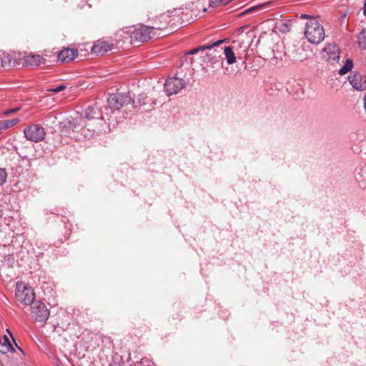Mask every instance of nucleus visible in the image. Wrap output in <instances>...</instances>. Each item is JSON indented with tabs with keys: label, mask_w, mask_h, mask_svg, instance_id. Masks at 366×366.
I'll return each mask as SVG.
<instances>
[{
	"label": "nucleus",
	"mask_w": 366,
	"mask_h": 366,
	"mask_svg": "<svg viewBox=\"0 0 366 366\" xmlns=\"http://www.w3.org/2000/svg\"><path fill=\"white\" fill-rule=\"evenodd\" d=\"M228 41V38H224L217 41H215L211 44H205L200 46L197 48L191 49L186 53V55L182 59L181 66L184 65V61L187 65L189 64L191 65L197 63L199 64L202 69H205L206 66L204 64L208 63L212 60L213 56L210 54L205 52L207 49H211L214 47H218L222 44L227 42Z\"/></svg>",
	"instance_id": "nucleus-1"
},
{
	"label": "nucleus",
	"mask_w": 366,
	"mask_h": 366,
	"mask_svg": "<svg viewBox=\"0 0 366 366\" xmlns=\"http://www.w3.org/2000/svg\"><path fill=\"white\" fill-rule=\"evenodd\" d=\"M304 34L308 41L313 44H320L325 36L323 26L315 18L306 23Z\"/></svg>",
	"instance_id": "nucleus-2"
},
{
	"label": "nucleus",
	"mask_w": 366,
	"mask_h": 366,
	"mask_svg": "<svg viewBox=\"0 0 366 366\" xmlns=\"http://www.w3.org/2000/svg\"><path fill=\"white\" fill-rule=\"evenodd\" d=\"M247 26H242L234 29L232 34H230V40L232 39L233 46H230V64H234L236 61V54L234 49L237 48H246L244 46V38L249 34L247 30Z\"/></svg>",
	"instance_id": "nucleus-3"
},
{
	"label": "nucleus",
	"mask_w": 366,
	"mask_h": 366,
	"mask_svg": "<svg viewBox=\"0 0 366 366\" xmlns=\"http://www.w3.org/2000/svg\"><path fill=\"white\" fill-rule=\"evenodd\" d=\"M81 121V119L67 118L59 122V127L61 134L68 137L73 132H79L85 126Z\"/></svg>",
	"instance_id": "nucleus-4"
},
{
	"label": "nucleus",
	"mask_w": 366,
	"mask_h": 366,
	"mask_svg": "<svg viewBox=\"0 0 366 366\" xmlns=\"http://www.w3.org/2000/svg\"><path fill=\"white\" fill-rule=\"evenodd\" d=\"M132 102L129 93L117 92L110 94L107 98L108 107L112 110H118Z\"/></svg>",
	"instance_id": "nucleus-5"
},
{
	"label": "nucleus",
	"mask_w": 366,
	"mask_h": 366,
	"mask_svg": "<svg viewBox=\"0 0 366 366\" xmlns=\"http://www.w3.org/2000/svg\"><path fill=\"white\" fill-rule=\"evenodd\" d=\"M24 134L27 140L33 142L42 141L46 135L43 127L40 124H32L24 129Z\"/></svg>",
	"instance_id": "nucleus-6"
},
{
	"label": "nucleus",
	"mask_w": 366,
	"mask_h": 366,
	"mask_svg": "<svg viewBox=\"0 0 366 366\" xmlns=\"http://www.w3.org/2000/svg\"><path fill=\"white\" fill-rule=\"evenodd\" d=\"M185 85L184 79L177 76L169 78L164 84V90L168 96L177 94Z\"/></svg>",
	"instance_id": "nucleus-7"
},
{
	"label": "nucleus",
	"mask_w": 366,
	"mask_h": 366,
	"mask_svg": "<svg viewBox=\"0 0 366 366\" xmlns=\"http://www.w3.org/2000/svg\"><path fill=\"white\" fill-rule=\"evenodd\" d=\"M31 312L34 314L36 321L44 322L49 317V311L44 303L41 301L33 302L31 306Z\"/></svg>",
	"instance_id": "nucleus-8"
},
{
	"label": "nucleus",
	"mask_w": 366,
	"mask_h": 366,
	"mask_svg": "<svg viewBox=\"0 0 366 366\" xmlns=\"http://www.w3.org/2000/svg\"><path fill=\"white\" fill-rule=\"evenodd\" d=\"M154 35V27L141 26L138 29H135L132 34V39L144 42L152 39Z\"/></svg>",
	"instance_id": "nucleus-9"
},
{
	"label": "nucleus",
	"mask_w": 366,
	"mask_h": 366,
	"mask_svg": "<svg viewBox=\"0 0 366 366\" xmlns=\"http://www.w3.org/2000/svg\"><path fill=\"white\" fill-rule=\"evenodd\" d=\"M102 111V103L95 102L94 105L89 106L84 112V117L88 120L100 119H103Z\"/></svg>",
	"instance_id": "nucleus-10"
},
{
	"label": "nucleus",
	"mask_w": 366,
	"mask_h": 366,
	"mask_svg": "<svg viewBox=\"0 0 366 366\" xmlns=\"http://www.w3.org/2000/svg\"><path fill=\"white\" fill-rule=\"evenodd\" d=\"M16 295L19 301L26 305H30L32 306L33 302H36L34 301V293L33 290L26 287H24V289L22 291L19 289H16Z\"/></svg>",
	"instance_id": "nucleus-11"
},
{
	"label": "nucleus",
	"mask_w": 366,
	"mask_h": 366,
	"mask_svg": "<svg viewBox=\"0 0 366 366\" xmlns=\"http://www.w3.org/2000/svg\"><path fill=\"white\" fill-rule=\"evenodd\" d=\"M77 54V50L73 49H64L59 53L58 60L61 62H69L74 60Z\"/></svg>",
	"instance_id": "nucleus-12"
},
{
	"label": "nucleus",
	"mask_w": 366,
	"mask_h": 366,
	"mask_svg": "<svg viewBox=\"0 0 366 366\" xmlns=\"http://www.w3.org/2000/svg\"><path fill=\"white\" fill-rule=\"evenodd\" d=\"M347 79L355 89L357 91H364L362 76L360 73L356 72L354 74L349 75Z\"/></svg>",
	"instance_id": "nucleus-13"
},
{
	"label": "nucleus",
	"mask_w": 366,
	"mask_h": 366,
	"mask_svg": "<svg viewBox=\"0 0 366 366\" xmlns=\"http://www.w3.org/2000/svg\"><path fill=\"white\" fill-rule=\"evenodd\" d=\"M280 47H282V46L277 44L276 50H274V49L273 48L272 51L264 54V56H266L267 58H269L271 54H273L272 57H271V63L274 65H277L280 61H281L282 60L283 56H285V51H278V49Z\"/></svg>",
	"instance_id": "nucleus-14"
},
{
	"label": "nucleus",
	"mask_w": 366,
	"mask_h": 366,
	"mask_svg": "<svg viewBox=\"0 0 366 366\" xmlns=\"http://www.w3.org/2000/svg\"><path fill=\"white\" fill-rule=\"evenodd\" d=\"M325 51H328L329 56L327 57L328 61L332 62H338L340 60V52L338 51V49L333 46L331 47L330 46L327 48L325 49Z\"/></svg>",
	"instance_id": "nucleus-15"
},
{
	"label": "nucleus",
	"mask_w": 366,
	"mask_h": 366,
	"mask_svg": "<svg viewBox=\"0 0 366 366\" xmlns=\"http://www.w3.org/2000/svg\"><path fill=\"white\" fill-rule=\"evenodd\" d=\"M109 50H111V46H109V44L108 43H107L105 41L101 42L98 44H95L92 47V51L97 54H103Z\"/></svg>",
	"instance_id": "nucleus-16"
},
{
	"label": "nucleus",
	"mask_w": 366,
	"mask_h": 366,
	"mask_svg": "<svg viewBox=\"0 0 366 366\" xmlns=\"http://www.w3.org/2000/svg\"><path fill=\"white\" fill-rule=\"evenodd\" d=\"M353 68V61L351 59H347L344 65L339 69L338 74L341 76L347 74Z\"/></svg>",
	"instance_id": "nucleus-17"
},
{
	"label": "nucleus",
	"mask_w": 366,
	"mask_h": 366,
	"mask_svg": "<svg viewBox=\"0 0 366 366\" xmlns=\"http://www.w3.org/2000/svg\"><path fill=\"white\" fill-rule=\"evenodd\" d=\"M19 118H14L12 119L8 120H1L0 121V130H4L12 127L15 124L19 122Z\"/></svg>",
	"instance_id": "nucleus-18"
},
{
	"label": "nucleus",
	"mask_w": 366,
	"mask_h": 366,
	"mask_svg": "<svg viewBox=\"0 0 366 366\" xmlns=\"http://www.w3.org/2000/svg\"><path fill=\"white\" fill-rule=\"evenodd\" d=\"M43 58L39 55H31L26 56V62L31 66H39Z\"/></svg>",
	"instance_id": "nucleus-19"
},
{
	"label": "nucleus",
	"mask_w": 366,
	"mask_h": 366,
	"mask_svg": "<svg viewBox=\"0 0 366 366\" xmlns=\"http://www.w3.org/2000/svg\"><path fill=\"white\" fill-rule=\"evenodd\" d=\"M358 45L362 49H366V28L358 35Z\"/></svg>",
	"instance_id": "nucleus-20"
},
{
	"label": "nucleus",
	"mask_w": 366,
	"mask_h": 366,
	"mask_svg": "<svg viewBox=\"0 0 366 366\" xmlns=\"http://www.w3.org/2000/svg\"><path fill=\"white\" fill-rule=\"evenodd\" d=\"M13 58L9 55H4L1 58L0 63L3 67H10L11 64H14Z\"/></svg>",
	"instance_id": "nucleus-21"
},
{
	"label": "nucleus",
	"mask_w": 366,
	"mask_h": 366,
	"mask_svg": "<svg viewBox=\"0 0 366 366\" xmlns=\"http://www.w3.org/2000/svg\"><path fill=\"white\" fill-rule=\"evenodd\" d=\"M365 177H366V172H365V174H362V171L355 174V179L359 183V187H366Z\"/></svg>",
	"instance_id": "nucleus-22"
},
{
	"label": "nucleus",
	"mask_w": 366,
	"mask_h": 366,
	"mask_svg": "<svg viewBox=\"0 0 366 366\" xmlns=\"http://www.w3.org/2000/svg\"><path fill=\"white\" fill-rule=\"evenodd\" d=\"M147 97L142 94H139L137 99L132 100V104L134 108H137V105L142 106L145 104V100Z\"/></svg>",
	"instance_id": "nucleus-23"
},
{
	"label": "nucleus",
	"mask_w": 366,
	"mask_h": 366,
	"mask_svg": "<svg viewBox=\"0 0 366 366\" xmlns=\"http://www.w3.org/2000/svg\"><path fill=\"white\" fill-rule=\"evenodd\" d=\"M265 6V4H259L257 6H253V7H251L250 9H245L243 11H241L240 13L239 14H234V17H239V16H243L244 14L249 12V11H254V10H259V9H262L263 7Z\"/></svg>",
	"instance_id": "nucleus-24"
},
{
	"label": "nucleus",
	"mask_w": 366,
	"mask_h": 366,
	"mask_svg": "<svg viewBox=\"0 0 366 366\" xmlns=\"http://www.w3.org/2000/svg\"><path fill=\"white\" fill-rule=\"evenodd\" d=\"M66 86L65 84H62L59 85L56 87L48 89L47 91L54 93V94H56V93L64 91V89H66Z\"/></svg>",
	"instance_id": "nucleus-25"
},
{
	"label": "nucleus",
	"mask_w": 366,
	"mask_h": 366,
	"mask_svg": "<svg viewBox=\"0 0 366 366\" xmlns=\"http://www.w3.org/2000/svg\"><path fill=\"white\" fill-rule=\"evenodd\" d=\"M3 339H4V341L2 342V345H6V346H7V345H9V346H10L9 348H8V352H9V351L14 352L15 349L13 347V345H11L9 337L6 335H4Z\"/></svg>",
	"instance_id": "nucleus-26"
},
{
	"label": "nucleus",
	"mask_w": 366,
	"mask_h": 366,
	"mask_svg": "<svg viewBox=\"0 0 366 366\" xmlns=\"http://www.w3.org/2000/svg\"><path fill=\"white\" fill-rule=\"evenodd\" d=\"M7 178V173L3 168H0V185L6 182Z\"/></svg>",
	"instance_id": "nucleus-27"
},
{
	"label": "nucleus",
	"mask_w": 366,
	"mask_h": 366,
	"mask_svg": "<svg viewBox=\"0 0 366 366\" xmlns=\"http://www.w3.org/2000/svg\"><path fill=\"white\" fill-rule=\"evenodd\" d=\"M234 0H230V14L237 11L239 9H241L242 6H239L235 2L232 3Z\"/></svg>",
	"instance_id": "nucleus-28"
},
{
	"label": "nucleus",
	"mask_w": 366,
	"mask_h": 366,
	"mask_svg": "<svg viewBox=\"0 0 366 366\" xmlns=\"http://www.w3.org/2000/svg\"><path fill=\"white\" fill-rule=\"evenodd\" d=\"M9 345H2V340H0V352L2 354H6L8 352V348H9Z\"/></svg>",
	"instance_id": "nucleus-29"
},
{
	"label": "nucleus",
	"mask_w": 366,
	"mask_h": 366,
	"mask_svg": "<svg viewBox=\"0 0 366 366\" xmlns=\"http://www.w3.org/2000/svg\"><path fill=\"white\" fill-rule=\"evenodd\" d=\"M223 0H209L210 7H217L222 4Z\"/></svg>",
	"instance_id": "nucleus-30"
},
{
	"label": "nucleus",
	"mask_w": 366,
	"mask_h": 366,
	"mask_svg": "<svg viewBox=\"0 0 366 366\" xmlns=\"http://www.w3.org/2000/svg\"><path fill=\"white\" fill-rule=\"evenodd\" d=\"M16 154H18V156L23 159H28V157L26 155L24 154V152H19L18 151V148L16 147H14Z\"/></svg>",
	"instance_id": "nucleus-31"
},
{
	"label": "nucleus",
	"mask_w": 366,
	"mask_h": 366,
	"mask_svg": "<svg viewBox=\"0 0 366 366\" xmlns=\"http://www.w3.org/2000/svg\"><path fill=\"white\" fill-rule=\"evenodd\" d=\"M224 54L225 56V59L227 61V63L229 64V46H224Z\"/></svg>",
	"instance_id": "nucleus-32"
},
{
	"label": "nucleus",
	"mask_w": 366,
	"mask_h": 366,
	"mask_svg": "<svg viewBox=\"0 0 366 366\" xmlns=\"http://www.w3.org/2000/svg\"><path fill=\"white\" fill-rule=\"evenodd\" d=\"M19 109V108H14V109H9V110H6L4 112V115H9L10 114H12V113H14L16 112H17Z\"/></svg>",
	"instance_id": "nucleus-33"
},
{
	"label": "nucleus",
	"mask_w": 366,
	"mask_h": 366,
	"mask_svg": "<svg viewBox=\"0 0 366 366\" xmlns=\"http://www.w3.org/2000/svg\"><path fill=\"white\" fill-rule=\"evenodd\" d=\"M248 26V29H247V31L249 32V34L247 36V37L244 38V40L246 39H250L252 36L253 37H255V35L253 34V31H252L250 29H249V26L248 25H247Z\"/></svg>",
	"instance_id": "nucleus-34"
},
{
	"label": "nucleus",
	"mask_w": 366,
	"mask_h": 366,
	"mask_svg": "<svg viewBox=\"0 0 366 366\" xmlns=\"http://www.w3.org/2000/svg\"><path fill=\"white\" fill-rule=\"evenodd\" d=\"M7 331L9 332V335H10V336L11 337V338H12L13 341L14 342V343H15L16 346L18 347V349L20 350V352H21V353H23V354H24L23 350H21V348H20V347L18 346V345H17V343L16 342V340H15L14 337H13L12 334L9 331V330H8Z\"/></svg>",
	"instance_id": "nucleus-35"
},
{
	"label": "nucleus",
	"mask_w": 366,
	"mask_h": 366,
	"mask_svg": "<svg viewBox=\"0 0 366 366\" xmlns=\"http://www.w3.org/2000/svg\"><path fill=\"white\" fill-rule=\"evenodd\" d=\"M264 36H267V33L266 32H262L260 36L259 37V39L257 41V44H260L261 39H264Z\"/></svg>",
	"instance_id": "nucleus-36"
},
{
	"label": "nucleus",
	"mask_w": 366,
	"mask_h": 366,
	"mask_svg": "<svg viewBox=\"0 0 366 366\" xmlns=\"http://www.w3.org/2000/svg\"><path fill=\"white\" fill-rule=\"evenodd\" d=\"M300 18L301 19H309V20H310L311 18H313V17L310 16V15H308V14H301Z\"/></svg>",
	"instance_id": "nucleus-37"
},
{
	"label": "nucleus",
	"mask_w": 366,
	"mask_h": 366,
	"mask_svg": "<svg viewBox=\"0 0 366 366\" xmlns=\"http://www.w3.org/2000/svg\"><path fill=\"white\" fill-rule=\"evenodd\" d=\"M363 14L366 16V0H365L364 6H363Z\"/></svg>",
	"instance_id": "nucleus-38"
},
{
	"label": "nucleus",
	"mask_w": 366,
	"mask_h": 366,
	"mask_svg": "<svg viewBox=\"0 0 366 366\" xmlns=\"http://www.w3.org/2000/svg\"><path fill=\"white\" fill-rule=\"evenodd\" d=\"M237 55H239V54H237ZM237 58L241 60L242 65H244L245 64V61L244 60V59L241 56H238Z\"/></svg>",
	"instance_id": "nucleus-39"
},
{
	"label": "nucleus",
	"mask_w": 366,
	"mask_h": 366,
	"mask_svg": "<svg viewBox=\"0 0 366 366\" xmlns=\"http://www.w3.org/2000/svg\"><path fill=\"white\" fill-rule=\"evenodd\" d=\"M2 215H3V210H2L1 206L0 205V219L2 217Z\"/></svg>",
	"instance_id": "nucleus-40"
},
{
	"label": "nucleus",
	"mask_w": 366,
	"mask_h": 366,
	"mask_svg": "<svg viewBox=\"0 0 366 366\" xmlns=\"http://www.w3.org/2000/svg\"><path fill=\"white\" fill-rule=\"evenodd\" d=\"M27 160H28V162H28V166H29V167H31V159H29V158H28V159H27Z\"/></svg>",
	"instance_id": "nucleus-41"
},
{
	"label": "nucleus",
	"mask_w": 366,
	"mask_h": 366,
	"mask_svg": "<svg viewBox=\"0 0 366 366\" xmlns=\"http://www.w3.org/2000/svg\"><path fill=\"white\" fill-rule=\"evenodd\" d=\"M203 11H204V12H206V11H207V9H206V8H204V9H203Z\"/></svg>",
	"instance_id": "nucleus-42"
},
{
	"label": "nucleus",
	"mask_w": 366,
	"mask_h": 366,
	"mask_svg": "<svg viewBox=\"0 0 366 366\" xmlns=\"http://www.w3.org/2000/svg\"><path fill=\"white\" fill-rule=\"evenodd\" d=\"M0 366H2V365L0 363Z\"/></svg>",
	"instance_id": "nucleus-43"
}]
</instances>
